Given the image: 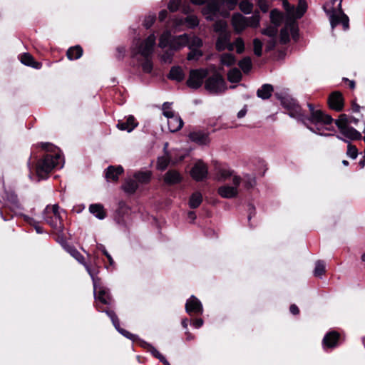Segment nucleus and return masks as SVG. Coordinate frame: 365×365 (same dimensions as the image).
<instances>
[{
    "mask_svg": "<svg viewBox=\"0 0 365 365\" xmlns=\"http://www.w3.org/2000/svg\"><path fill=\"white\" fill-rule=\"evenodd\" d=\"M185 24L188 28L192 29L199 24V21L196 16L190 15L187 16L185 19L182 18H176L173 19V26L175 30L179 31V28Z\"/></svg>",
    "mask_w": 365,
    "mask_h": 365,
    "instance_id": "obj_14",
    "label": "nucleus"
},
{
    "mask_svg": "<svg viewBox=\"0 0 365 365\" xmlns=\"http://www.w3.org/2000/svg\"><path fill=\"white\" fill-rule=\"evenodd\" d=\"M252 61L250 57H245L239 62V66L244 73H248L252 68Z\"/></svg>",
    "mask_w": 365,
    "mask_h": 365,
    "instance_id": "obj_42",
    "label": "nucleus"
},
{
    "mask_svg": "<svg viewBox=\"0 0 365 365\" xmlns=\"http://www.w3.org/2000/svg\"><path fill=\"white\" fill-rule=\"evenodd\" d=\"M155 20V14H150L147 16L143 21V25L146 29H149L154 23Z\"/></svg>",
    "mask_w": 365,
    "mask_h": 365,
    "instance_id": "obj_54",
    "label": "nucleus"
},
{
    "mask_svg": "<svg viewBox=\"0 0 365 365\" xmlns=\"http://www.w3.org/2000/svg\"><path fill=\"white\" fill-rule=\"evenodd\" d=\"M123 172V168L121 166H109L106 173V178L108 181H116Z\"/></svg>",
    "mask_w": 365,
    "mask_h": 365,
    "instance_id": "obj_24",
    "label": "nucleus"
},
{
    "mask_svg": "<svg viewBox=\"0 0 365 365\" xmlns=\"http://www.w3.org/2000/svg\"><path fill=\"white\" fill-rule=\"evenodd\" d=\"M84 265L93 280L96 300L103 304H109L111 302L110 296L106 288L100 286V279L97 277L98 269L96 267L91 268L88 264Z\"/></svg>",
    "mask_w": 365,
    "mask_h": 365,
    "instance_id": "obj_8",
    "label": "nucleus"
},
{
    "mask_svg": "<svg viewBox=\"0 0 365 365\" xmlns=\"http://www.w3.org/2000/svg\"><path fill=\"white\" fill-rule=\"evenodd\" d=\"M283 6L286 11L285 26L280 33V41L286 43L289 40V34L293 38L298 36V28L296 19L301 18L307 11V5L305 0H299L295 8L291 6L287 0H283Z\"/></svg>",
    "mask_w": 365,
    "mask_h": 365,
    "instance_id": "obj_2",
    "label": "nucleus"
},
{
    "mask_svg": "<svg viewBox=\"0 0 365 365\" xmlns=\"http://www.w3.org/2000/svg\"><path fill=\"white\" fill-rule=\"evenodd\" d=\"M138 125L135 118L133 115H129L125 120H118L117 128L121 130L131 132Z\"/></svg>",
    "mask_w": 365,
    "mask_h": 365,
    "instance_id": "obj_18",
    "label": "nucleus"
},
{
    "mask_svg": "<svg viewBox=\"0 0 365 365\" xmlns=\"http://www.w3.org/2000/svg\"><path fill=\"white\" fill-rule=\"evenodd\" d=\"M107 314L108 315V317L110 318L114 327H115V329L120 333L122 334L124 336L130 339H132V340H134L135 339V336L134 334H130V332H128V331L126 330H124V329H122L119 327V320L117 317V316L115 315V314L110 311V312H106Z\"/></svg>",
    "mask_w": 365,
    "mask_h": 365,
    "instance_id": "obj_20",
    "label": "nucleus"
},
{
    "mask_svg": "<svg viewBox=\"0 0 365 365\" xmlns=\"http://www.w3.org/2000/svg\"><path fill=\"white\" fill-rule=\"evenodd\" d=\"M207 74L208 72L206 69L200 68L191 70L187 81V86L193 89L200 88L202 84L203 79Z\"/></svg>",
    "mask_w": 365,
    "mask_h": 365,
    "instance_id": "obj_12",
    "label": "nucleus"
},
{
    "mask_svg": "<svg viewBox=\"0 0 365 365\" xmlns=\"http://www.w3.org/2000/svg\"><path fill=\"white\" fill-rule=\"evenodd\" d=\"M185 74L180 66H174L171 68L169 73V78L177 81H181L184 79Z\"/></svg>",
    "mask_w": 365,
    "mask_h": 365,
    "instance_id": "obj_29",
    "label": "nucleus"
},
{
    "mask_svg": "<svg viewBox=\"0 0 365 365\" xmlns=\"http://www.w3.org/2000/svg\"><path fill=\"white\" fill-rule=\"evenodd\" d=\"M192 4L201 5L207 0H190ZM225 0H210L208 4L202 9V14L207 20H215L219 16L227 17L228 11H221L220 7L224 4Z\"/></svg>",
    "mask_w": 365,
    "mask_h": 365,
    "instance_id": "obj_6",
    "label": "nucleus"
},
{
    "mask_svg": "<svg viewBox=\"0 0 365 365\" xmlns=\"http://www.w3.org/2000/svg\"><path fill=\"white\" fill-rule=\"evenodd\" d=\"M282 103L285 108L292 110L290 112L292 117L301 120L311 131L321 135H329L325 131L331 130L332 128L333 119L330 115L324 113L321 110L315 109L312 104H308L311 115L307 117L302 113L300 107L292 99L289 101L284 98Z\"/></svg>",
    "mask_w": 365,
    "mask_h": 365,
    "instance_id": "obj_1",
    "label": "nucleus"
},
{
    "mask_svg": "<svg viewBox=\"0 0 365 365\" xmlns=\"http://www.w3.org/2000/svg\"><path fill=\"white\" fill-rule=\"evenodd\" d=\"M342 0H331L324 6V9L329 16L331 26L334 29L341 24L344 29L349 28V18L341 9Z\"/></svg>",
    "mask_w": 365,
    "mask_h": 365,
    "instance_id": "obj_4",
    "label": "nucleus"
},
{
    "mask_svg": "<svg viewBox=\"0 0 365 365\" xmlns=\"http://www.w3.org/2000/svg\"><path fill=\"white\" fill-rule=\"evenodd\" d=\"M107 314L108 315V317L110 318L114 327H115V329L120 333L122 334L124 336L130 339H132V340H134L135 339V336L134 334H130V332H128V331L126 330H124V329H122L119 327V320L117 317V316L115 315V314L110 311V312H106Z\"/></svg>",
    "mask_w": 365,
    "mask_h": 365,
    "instance_id": "obj_21",
    "label": "nucleus"
},
{
    "mask_svg": "<svg viewBox=\"0 0 365 365\" xmlns=\"http://www.w3.org/2000/svg\"><path fill=\"white\" fill-rule=\"evenodd\" d=\"M142 68L144 72L150 73L153 69V63L149 60V58H145V61L142 64Z\"/></svg>",
    "mask_w": 365,
    "mask_h": 365,
    "instance_id": "obj_57",
    "label": "nucleus"
},
{
    "mask_svg": "<svg viewBox=\"0 0 365 365\" xmlns=\"http://www.w3.org/2000/svg\"><path fill=\"white\" fill-rule=\"evenodd\" d=\"M26 221L28 222V223H29L30 225H31L34 227L37 233H38V234L43 233L42 227L34 220H33L32 218H30V217H27Z\"/></svg>",
    "mask_w": 365,
    "mask_h": 365,
    "instance_id": "obj_56",
    "label": "nucleus"
},
{
    "mask_svg": "<svg viewBox=\"0 0 365 365\" xmlns=\"http://www.w3.org/2000/svg\"><path fill=\"white\" fill-rule=\"evenodd\" d=\"M259 6L263 12H267L269 9V5L263 0L259 1Z\"/></svg>",
    "mask_w": 365,
    "mask_h": 365,
    "instance_id": "obj_59",
    "label": "nucleus"
},
{
    "mask_svg": "<svg viewBox=\"0 0 365 365\" xmlns=\"http://www.w3.org/2000/svg\"><path fill=\"white\" fill-rule=\"evenodd\" d=\"M71 255L81 263H83V257L76 250H72Z\"/></svg>",
    "mask_w": 365,
    "mask_h": 365,
    "instance_id": "obj_58",
    "label": "nucleus"
},
{
    "mask_svg": "<svg viewBox=\"0 0 365 365\" xmlns=\"http://www.w3.org/2000/svg\"><path fill=\"white\" fill-rule=\"evenodd\" d=\"M63 163V158L60 153H56L54 155L51 154L46 155L36 165V171L38 180L46 179L53 168H61Z\"/></svg>",
    "mask_w": 365,
    "mask_h": 365,
    "instance_id": "obj_5",
    "label": "nucleus"
},
{
    "mask_svg": "<svg viewBox=\"0 0 365 365\" xmlns=\"http://www.w3.org/2000/svg\"><path fill=\"white\" fill-rule=\"evenodd\" d=\"M101 250H102V252H103V254L107 257L110 264L113 265L114 262H113V259L112 257L110 256V255L108 254V252L106 250V249L104 247H102Z\"/></svg>",
    "mask_w": 365,
    "mask_h": 365,
    "instance_id": "obj_61",
    "label": "nucleus"
},
{
    "mask_svg": "<svg viewBox=\"0 0 365 365\" xmlns=\"http://www.w3.org/2000/svg\"><path fill=\"white\" fill-rule=\"evenodd\" d=\"M325 272V264L322 261H317L315 264L314 274L316 277H321Z\"/></svg>",
    "mask_w": 365,
    "mask_h": 365,
    "instance_id": "obj_48",
    "label": "nucleus"
},
{
    "mask_svg": "<svg viewBox=\"0 0 365 365\" xmlns=\"http://www.w3.org/2000/svg\"><path fill=\"white\" fill-rule=\"evenodd\" d=\"M231 38V32L230 33H223L218 35V37L216 41L215 47L218 51H222L226 49V46H227V43H229Z\"/></svg>",
    "mask_w": 365,
    "mask_h": 365,
    "instance_id": "obj_22",
    "label": "nucleus"
},
{
    "mask_svg": "<svg viewBox=\"0 0 365 365\" xmlns=\"http://www.w3.org/2000/svg\"><path fill=\"white\" fill-rule=\"evenodd\" d=\"M183 125V121L178 115L168 119V126L170 132L178 131Z\"/></svg>",
    "mask_w": 365,
    "mask_h": 365,
    "instance_id": "obj_26",
    "label": "nucleus"
},
{
    "mask_svg": "<svg viewBox=\"0 0 365 365\" xmlns=\"http://www.w3.org/2000/svg\"><path fill=\"white\" fill-rule=\"evenodd\" d=\"M155 40L156 37L154 34H150L144 40H134L131 46L133 56L140 55L145 58H150L154 51Z\"/></svg>",
    "mask_w": 365,
    "mask_h": 365,
    "instance_id": "obj_7",
    "label": "nucleus"
},
{
    "mask_svg": "<svg viewBox=\"0 0 365 365\" xmlns=\"http://www.w3.org/2000/svg\"><path fill=\"white\" fill-rule=\"evenodd\" d=\"M240 10L245 14H250L253 9V5L247 0H242L239 5Z\"/></svg>",
    "mask_w": 365,
    "mask_h": 365,
    "instance_id": "obj_46",
    "label": "nucleus"
},
{
    "mask_svg": "<svg viewBox=\"0 0 365 365\" xmlns=\"http://www.w3.org/2000/svg\"><path fill=\"white\" fill-rule=\"evenodd\" d=\"M254 45V53L257 56H260L262 53V43L258 38H255L253 41Z\"/></svg>",
    "mask_w": 365,
    "mask_h": 365,
    "instance_id": "obj_51",
    "label": "nucleus"
},
{
    "mask_svg": "<svg viewBox=\"0 0 365 365\" xmlns=\"http://www.w3.org/2000/svg\"><path fill=\"white\" fill-rule=\"evenodd\" d=\"M189 137L192 141L200 145H207L210 142L208 135L201 131L192 132Z\"/></svg>",
    "mask_w": 365,
    "mask_h": 365,
    "instance_id": "obj_23",
    "label": "nucleus"
},
{
    "mask_svg": "<svg viewBox=\"0 0 365 365\" xmlns=\"http://www.w3.org/2000/svg\"><path fill=\"white\" fill-rule=\"evenodd\" d=\"M207 174V168L202 161L197 162L191 170V176L197 181L203 180Z\"/></svg>",
    "mask_w": 365,
    "mask_h": 365,
    "instance_id": "obj_17",
    "label": "nucleus"
},
{
    "mask_svg": "<svg viewBox=\"0 0 365 365\" xmlns=\"http://www.w3.org/2000/svg\"><path fill=\"white\" fill-rule=\"evenodd\" d=\"M83 54V49L79 46L70 48L67 51V56L70 60H76L79 58Z\"/></svg>",
    "mask_w": 365,
    "mask_h": 365,
    "instance_id": "obj_32",
    "label": "nucleus"
},
{
    "mask_svg": "<svg viewBox=\"0 0 365 365\" xmlns=\"http://www.w3.org/2000/svg\"><path fill=\"white\" fill-rule=\"evenodd\" d=\"M190 49L200 48L202 46V41L197 36H189V43L187 45Z\"/></svg>",
    "mask_w": 365,
    "mask_h": 365,
    "instance_id": "obj_43",
    "label": "nucleus"
},
{
    "mask_svg": "<svg viewBox=\"0 0 365 365\" xmlns=\"http://www.w3.org/2000/svg\"><path fill=\"white\" fill-rule=\"evenodd\" d=\"M277 26H270L267 27V29L262 30V33L264 35H267L269 37H275L277 34Z\"/></svg>",
    "mask_w": 365,
    "mask_h": 365,
    "instance_id": "obj_50",
    "label": "nucleus"
},
{
    "mask_svg": "<svg viewBox=\"0 0 365 365\" xmlns=\"http://www.w3.org/2000/svg\"><path fill=\"white\" fill-rule=\"evenodd\" d=\"M270 19L273 25L279 26L284 19L283 15L277 10H272L270 13Z\"/></svg>",
    "mask_w": 365,
    "mask_h": 365,
    "instance_id": "obj_39",
    "label": "nucleus"
},
{
    "mask_svg": "<svg viewBox=\"0 0 365 365\" xmlns=\"http://www.w3.org/2000/svg\"><path fill=\"white\" fill-rule=\"evenodd\" d=\"M329 107L336 111H340L344 107V98L342 94L338 91L331 93L328 98Z\"/></svg>",
    "mask_w": 365,
    "mask_h": 365,
    "instance_id": "obj_15",
    "label": "nucleus"
},
{
    "mask_svg": "<svg viewBox=\"0 0 365 365\" xmlns=\"http://www.w3.org/2000/svg\"><path fill=\"white\" fill-rule=\"evenodd\" d=\"M227 78L232 83H237L242 78V73L238 68H232L228 72Z\"/></svg>",
    "mask_w": 365,
    "mask_h": 365,
    "instance_id": "obj_36",
    "label": "nucleus"
},
{
    "mask_svg": "<svg viewBox=\"0 0 365 365\" xmlns=\"http://www.w3.org/2000/svg\"><path fill=\"white\" fill-rule=\"evenodd\" d=\"M185 309L189 314H202L203 311L200 301L195 296H191L190 298L187 300Z\"/></svg>",
    "mask_w": 365,
    "mask_h": 365,
    "instance_id": "obj_16",
    "label": "nucleus"
},
{
    "mask_svg": "<svg viewBox=\"0 0 365 365\" xmlns=\"http://www.w3.org/2000/svg\"><path fill=\"white\" fill-rule=\"evenodd\" d=\"M349 118L345 114H341L339 118L336 120V125H337L339 130L349 126Z\"/></svg>",
    "mask_w": 365,
    "mask_h": 365,
    "instance_id": "obj_45",
    "label": "nucleus"
},
{
    "mask_svg": "<svg viewBox=\"0 0 365 365\" xmlns=\"http://www.w3.org/2000/svg\"><path fill=\"white\" fill-rule=\"evenodd\" d=\"M214 31L218 34V35L223 33H230V31L227 29V24L224 20L217 21L214 24Z\"/></svg>",
    "mask_w": 365,
    "mask_h": 365,
    "instance_id": "obj_35",
    "label": "nucleus"
},
{
    "mask_svg": "<svg viewBox=\"0 0 365 365\" xmlns=\"http://www.w3.org/2000/svg\"><path fill=\"white\" fill-rule=\"evenodd\" d=\"M341 133L346 138L351 140L360 139L361 137V133L357 131L356 129L349 126L345 127L339 130Z\"/></svg>",
    "mask_w": 365,
    "mask_h": 365,
    "instance_id": "obj_28",
    "label": "nucleus"
},
{
    "mask_svg": "<svg viewBox=\"0 0 365 365\" xmlns=\"http://www.w3.org/2000/svg\"><path fill=\"white\" fill-rule=\"evenodd\" d=\"M181 2H182V0H170L168 5V9L170 10V11H171V12L176 11L178 9Z\"/></svg>",
    "mask_w": 365,
    "mask_h": 365,
    "instance_id": "obj_53",
    "label": "nucleus"
},
{
    "mask_svg": "<svg viewBox=\"0 0 365 365\" xmlns=\"http://www.w3.org/2000/svg\"><path fill=\"white\" fill-rule=\"evenodd\" d=\"M21 62L24 64V65H26V66H31V67H34V68H38L39 66V63H36L31 55H30L29 53H25L24 54H22L21 56Z\"/></svg>",
    "mask_w": 365,
    "mask_h": 365,
    "instance_id": "obj_33",
    "label": "nucleus"
},
{
    "mask_svg": "<svg viewBox=\"0 0 365 365\" xmlns=\"http://www.w3.org/2000/svg\"><path fill=\"white\" fill-rule=\"evenodd\" d=\"M238 0H228L227 2L229 9H232L236 5Z\"/></svg>",
    "mask_w": 365,
    "mask_h": 365,
    "instance_id": "obj_64",
    "label": "nucleus"
},
{
    "mask_svg": "<svg viewBox=\"0 0 365 365\" xmlns=\"http://www.w3.org/2000/svg\"><path fill=\"white\" fill-rule=\"evenodd\" d=\"M89 211L99 220H103L106 217V213L104 210V207L101 204L91 205L89 207Z\"/></svg>",
    "mask_w": 365,
    "mask_h": 365,
    "instance_id": "obj_27",
    "label": "nucleus"
},
{
    "mask_svg": "<svg viewBox=\"0 0 365 365\" xmlns=\"http://www.w3.org/2000/svg\"><path fill=\"white\" fill-rule=\"evenodd\" d=\"M137 182L140 183H147L150 181L151 178V173L149 171L140 172L135 175Z\"/></svg>",
    "mask_w": 365,
    "mask_h": 365,
    "instance_id": "obj_40",
    "label": "nucleus"
},
{
    "mask_svg": "<svg viewBox=\"0 0 365 365\" xmlns=\"http://www.w3.org/2000/svg\"><path fill=\"white\" fill-rule=\"evenodd\" d=\"M46 222L58 232L63 230V223L59 207L57 205H48L43 212Z\"/></svg>",
    "mask_w": 365,
    "mask_h": 365,
    "instance_id": "obj_10",
    "label": "nucleus"
},
{
    "mask_svg": "<svg viewBox=\"0 0 365 365\" xmlns=\"http://www.w3.org/2000/svg\"><path fill=\"white\" fill-rule=\"evenodd\" d=\"M259 21V12H255L250 17H245L237 13L232 16V25L237 33H241L247 27L257 28Z\"/></svg>",
    "mask_w": 365,
    "mask_h": 365,
    "instance_id": "obj_9",
    "label": "nucleus"
},
{
    "mask_svg": "<svg viewBox=\"0 0 365 365\" xmlns=\"http://www.w3.org/2000/svg\"><path fill=\"white\" fill-rule=\"evenodd\" d=\"M220 65L225 66H231L236 62V58L232 53H222L220 58Z\"/></svg>",
    "mask_w": 365,
    "mask_h": 365,
    "instance_id": "obj_31",
    "label": "nucleus"
},
{
    "mask_svg": "<svg viewBox=\"0 0 365 365\" xmlns=\"http://www.w3.org/2000/svg\"><path fill=\"white\" fill-rule=\"evenodd\" d=\"M138 184L136 180H127L123 185V189L128 193H133L138 188Z\"/></svg>",
    "mask_w": 365,
    "mask_h": 365,
    "instance_id": "obj_34",
    "label": "nucleus"
},
{
    "mask_svg": "<svg viewBox=\"0 0 365 365\" xmlns=\"http://www.w3.org/2000/svg\"><path fill=\"white\" fill-rule=\"evenodd\" d=\"M272 91V86L264 84L257 91V96L262 99H268L271 96Z\"/></svg>",
    "mask_w": 365,
    "mask_h": 365,
    "instance_id": "obj_30",
    "label": "nucleus"
},
{
    "mask_svg": "<svg viewBox=\"0 0 365 365\" xmlns=\"http://www.w3.org/2000/svg\"><path fill=\"white\" fill-rule=\"evenodd\" d=\"M169 162V157L167 155L159 157L157 161V168L160 170H164L168 167Z\"/></svg>",
    "mask_w": 365,
    "mask_h": 365,
    "instance_id": "obj_44",
    "label": "nucleus"
},
{
    "mask_svg": "<svg viewBox=\"0 0 365 365\" xmlns=\"http://www.w3.org/2000/svg\"><path fill=\"white\" fill-rule=\"evenodd\" d=\"M202 51L200 48H192L187 54L189 61H197L202 56Z\"/></svg>",
    "mask_w": 365,
    "mask_h": 365,
    "instance_id": "obj_47",
    "label": "nucleus"
},
{
    "mask_svg": "<svg viewBox=\"0 0 365 365\" xmlns=\"http://www.w3.org/2000/svg\"><path fill=\"white\" fill-rule=\"evenodd\" d=\"M167 15H168V12L166 10H162L160 13H159V20L160 21H164L166 17H167Z\"/></svg>",
    "mask_w": 365,
    "mask_h": 365,
    "instance_id": "obj_62",
    "label": "nucleus"
},
{
    "mask_svg": "<svg viewBox=\"0 0 365 365\" xmlns=\"http://www.w3.org/2000/svg\"><path fill=\"white\" fill-rule=\"evenodd\" d=\"M232 185H222L218 188V194L223 198H232L238 193L237 187L240 184V178L235 175L232 178Z\"/></svg>",
    "mask_w": 365,
    "mask_h": 365,
    "instance_id": "obj_13",
    "label": "nucleus"
},
{
    "mask_svg": "<svg viewBox=\"0 0 365 365\" xmlns=\"http://www.w3.org/2000/svg\"><path fill=\"white\" fill-rule=\"evenodd\" d=\"M189 43V36L182 34L176 36H172L170 31H165L159 38L158 46L162 49L168 48L161 56L162 61L165 63H171L174 51H179L185 47Z\"/></svg>",
    "mask_w": 365,
    "mask_h": 365,
    "instance_id": "obj_3",
    "label": "nucleus"
},
{
    "mask_svg": "<svg viewBox=\"0 0 365 365\" xmlns=\"http://www.w3.org/2000/svg\"><path fill=\"white\" fill-rule=\"evenodd\" d=\"M182 180L181 175L176 170L168 171L164 176V181L169 185L176 184Z\"/></svg>",
    "mask_w": 365,
    "mask_h": 365,
    "instance_id": "obj_25",
    "label": "nucleus"
},
{
    "mask_svg": "<svg viewBox=\"0 0 365 365\" xmlns=\"http://www.w3.org/2000/svg\"><path fill=\"white\" fill-rule=\"evenodd\" d=\"M202 324H203V320L202 319H197L194 320L192 322V326L196 329L201 327L202 326Z\"/></svg>",
    "mask_w": 365,
    "mask_h": 365,
    "instance_id": "obj_60",
    "label": "nucleus"
},
{
    "mask_svg": "<svg viewBox=\"0 0 365 365\" xmlns=\"http://www.w3.org/2000/svg\"><path fill=\"white\" fill-rule=\"evenodd\" d=\"M202 196L200 192H195L190 197L189 205L192 208L197 207L202 202Z\"/></svg>",
    "mask_w": 365,
    "mask_h": 365,
    "instance_id": "obj_38",
    "label": "nucleus"
},
{
    "mask_svg": "<svg viewBox=\"0 0 365 365\" xmlns=\"http://www.w3.org/2000/svg\"><path fill=\"white\" fill-rule=\"evenodd\" d=\"M290 312L293 314H297L299 312V308L295 304H292L289 308Z\"/></svg>",
    "mask_w": 365,
    "mask_h": 365,
    "instance_id": "obj_63",
    "label": "nucleus"
},
{
    "mask_svg": "<svg viewBox=\"0 0 365 365\" xmlns=\"http://www.w3.org/2000/svg\"><path fill=\"white\" fill-rule=\"evenodd\" d=\"M142 346L150 352L154 357L157 358L160 361L164 359L165 356L161 354L152 344L144 341L143 342Z\"/></svg>",
    "mask_w": 365,
    "mask_h": 365,
    "instance_id": "obj_37",
    "label": "nucleus"
},
{
    "mask_svg": "<svg viewBox=\"0 0 365 365\" xmlns=\"http://www.w3.org/2000/svg\"><path fill=\"white\" fill-rule=\"evenodd\" d=\"M163 115L168 118H170L172 117H174L176 115H175V113H173V111L171 110V108H170V103H165L163 105Z\"/></svg>",
    "mask_w": 365,
    "mask_h": 365,
    "instance_id": "obj_49",
    "label": "nucleus"
},
{
    "mask_svg": "<svg viewBox=\"0 0 365 365\" xmlns=\"http://www.w3.org/2000/svg\"><path fill=\"white\" fill-rule=\"evenodd\" d=\"M205 87L213 94L221 93L227 89L225 81L220 74H215L208 78L205 81Z\"/></svg>",
    "mask_w": 365,
    "mask_h": 365,
    "instance_id": "obj_11",
    "label": "nucleus"
},
{
    "mask_svg": "<svg viewBox=\"0 0 365 365\" xmlns=\"http://www.w3.org/2000/svg\"><path fill=\"white\" fill-rule=\"evenodd\" d=\"M232 176L231 171L225 167H220L217 171V178L219 180H224Z\"/></svg>",
    "mask_w": 365,
    "mask_h": 365,
    "instance_id": "obj_41",
    "label": "nucleus"
},
{
    "mask_svg": "<svg viewBox=\"0 0 365 365\" xmlns=\"http://www.w3.org/2000/svg\"><path fill=\"white\" fill-rule=\"evenodd\" d=\"M339 339V334L336 331H331L325 335L323 339V346L324 348H333L337 345Z\"/></svg>",
    "mask_w": 365,
    "mask_h": 365,
    "instance_id": "obj_19",
    "label": "nucleus"
},
{
    "mask_svg": "<svg viewBox=\"0 0 365 365\" xmlns=\"http://www.w3.org/2000/svg\"><path fill=\"white\" fill-rule=\"evenodd\" d=\"M346 154L351 158L355 159L358 155L357 148L355 146L349 144Z\"/></svg>",
    "mask_w": 365,
    "mask_h": 365,
    "instance_id": "obj_55",
    "label": "nucleus"
},
{
    "mask_svg": "<svg viewBox=\"0 0 365 365\" xmlns=\"http://www.w3.org/2000/svg\"><path fill=\"white\" fill-rule=\"evenodd\" d=\"M237 53H242L245 51V43L242 38H237L234 41Z\"/></svg>",
    "mask_w": 365,
    "mask_h": 365,
    "instance_id": "obj_52",
    "label": "nucleus"
}]
</instances>
